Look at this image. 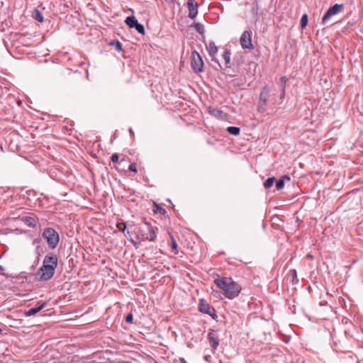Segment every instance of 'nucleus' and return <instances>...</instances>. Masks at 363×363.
Masks as SVG:
<instances>
[{
    "mask_svg": "<svg viewBox=\"0 0 363 363\" xmlns=\"http://www.w3.org/2000/svg\"><path fill=\"white\" fill-rule=\"evenodd\" d=\"M215 284L224 291L225 296L229 299H233L238 296L242 287L233 280L231 277H219L214 280Z\"/></svg>",
    "mask_w": 363,
    "mask_h": 363,
    "instance_id": "1",
    "label": "nucleus"
},
{
    "mask_svg": "<svg viewBox=\"0 0 363 363\" xmlns=\"http://www.w3.org/2000/svg\"><path fill=\"white\" fill-rule=\"evenodd\" d=\"M137 238L141 241H153L156 238V233L154 228L149 223H145L140 226L137 233Z\"/></svg>",
    "mask_w": 363,
    "mask_h": 363,
    "instance_id": "2",
    "label": "nucleus"
},
{
    "mask_svg": "<svg viewBox=\"0 0 363 363\" xmlns=\"http://www.w3.org/2000/svg\"><path fill=\"white\" fill-rule=\"evenodd\" d=\"M42 237L47 242L50 249L54 250L57 247L60 242V235L54 228H46L42 233Z\"/></svg>",
    "mask_w": 363,
    "mask_h": 363,
    "instance_id": "3",
    "label": "nucleus"
},
{
    "mask_svg": "<svg viewBox=\"0 0 363 363\" xmlns=\"http://www.w3.org/2000/svg\"><path fill=\"white\" fill-rule=\"evenodd\" d=\"M55 268L43 263V265L38 269L36 276L40 281H48L54 275Z\"/></svg>",
    "mask_w": 363,
    "mask_h": 363,
    "instance_id": "4",
    "label": "nucleus"
},
{
    "mask_svg": "<svg viewBox=\"0 0 363 363\" xmlns=\"http://www.w3.org/2000/svg\"><path fill=\"white\" fill-rule=\"evenodd\" d=\"M191 65L194 72L200 73L203 70V60L199 53L194 50L191 52Z\"/></svg>",
    "mask_w": 363,
    "mask_h": 363,
    "instance_id": "5",
    "label": "nucleus"
},
{
    "mask_svg": "<svg viewBox=\"0 0 363 363\" xmlns=\"http://www.w3.org/2000/svg\"><path fill=\"white\" fill-rule=\"evenodd\" d=\"M198 309L201 313L210 315L213 319H216L217 318L215 308L204 299H201L199 301Z\"/></svg>",
    "mask_w": 363,
    "mask_h": 363,
    "instance_id": "6",
    "label": "nucleus"
},
{
    "mask_svg": "<svg viewBox=\"0 0 363 363\" xmlns=\"http://www.w3.org/2000/svg\"><path fill=\"white\" fill-rule=\"evenodd\" d=\"M344 9L343 4H335L325 13L322 18V24H325L333 16L340 13Z\"/></svg>",
    "mask_w": 363,
    "mask_h": 363,
    "instance_id": "7",
    "label": "nucleus"
},
{
    "mask_svg": "<svg viewBox=\"0 0 363 363\" xmlns=\"http://www.w3.org/2000/svg\"><path fill=\"white\" fill-rule=\"evenodd\" d=\"M240 43L242 49H254L252 42V31L245 30L240 38Z\"/></svg>",
    "mask_w": 363,
    "mask_h": 363,
    "instance_id": "8",
    "label": "nucleus"
},
{
    "mask_svg": "<svg viewBox=\"0 0 363 363\" xmlns=\"http://www.w3.org/2000/svg\"><path fill=\"white\" fill-rule=\"evenodd\" d=\"M208 337L214 352L219 345V336L216 331L211 330L208 334Z\"/></svg>",
    "mask_w": 363,
    "mask_h": 363,
    "instance_id": "9",
    "label": "nucleus"
},
{
    "mask_svg": "<svg viewBox=\"0 0 363 363\" xmlns=\"http://www.w3.org/2000/svg\"><path fill=\"white\" fill-rule=\"evenodd\" d=\"M43 263L56 269L58 264V257L55 253L50 252L44 257Z\"/></svg>",
    "mask_w": 363,
    "mask_h": 363,
    "instance_id": "10",
    "label": "nucleus"
},
{
    "mask_svg": "<svg viewBox=\"0 0 363 363\" xmlns=\"http://www.w3.org/2000/svg\"><path fill=\"white\" fill-rule=\"evenodd\" d=\"M189 17L191 19L196 18L198 14V4L195 0H187Z\"/></svg>",
    "mask_w": 363,
    "mask_h": 363,
    "instance_id": "11",
    "label": "nucleus"
},
{
    "mask_svg": "<svg viewBox=\"0 0 363 363\" xmlns=\"http://www.w3.org/2000/svg\"><path fill=\"white\" fill-rule=\"evenodd\" d=\"M47 306V303L43 301H39L38 303V306L35 307L31 308L27 311H25V315L27 317L33 316L37 314L38 312H40L42 309H43Z\"/></svg>",
    "mask_w": 363,
    "mask_h": 363,
    "instance_id": "12",
    "label": "nucleus"
},
{
    "mask_svg": "<svg viewBox=\"0 0 363 363\" xmlns=\"http://www.w3.org/2000/svg\"><path fill=\"white\" fill-rule=\"evenodd\" d=\"M206 48L209 55L212 57V60L215 61L216 63H218V61L213 58L218 52V48L215 43L210 42L209 44L206 46Z\"/></svg>",
    "mask_w": 363,
    "mask_h": 363,
    "instance_id": "13",
    "label": "nucleus"
},
{
    "mask_svg": "<svg viewBox=\"0 0 363 363\" xmlns=\"http://www.w3.org/2000/svg\"><path fill=\"white\" fill-rule=\"evenodd\" d=\"M32 245L35 247V252L38 256H40L43 250L41 247V240L40 238H35L33 240Z\"/></svg>",
    "mask_w": 363,
    "mask_h": 363,
    "instance_id": "14",
    "label": "nucleus"
},
{
    "mask_svg": "<svg viewBox=\"0 0 363 363\" xmlns=\"http://www.w3.org/2000/svg\"><path fill=\"white\" fill-rule=\"evenodd\" d=\"M125 23L129 26V28H135L136 24L138 23V21L133 16H128L125 20Z\"/></svg>",
    "mask_w": 363,
    "mask_h": 363,
    "instance_id": "15",
    "label": "nucleus"
},
{
    "mask_svg": "<svg viewBox=\"0 0 363 363\" xmlns=\"http://www.w3.org/2000/svg\"><path fill=\"white\" fill-rule=\"evenodd\" d=\"M24 223L31 228H34L36 225V220L34 218L30 216H26L23 219Z\"/></svg>",
    "mask_w": 363,
    "mask_h": 363,
    "instance_id": "16",
    "label": "nucleus"
},
{
    "mask_svg": "<svg viewBox=\"0 0 363 363\" xmlns=\"http://www.w3.org/2000/svg\"><path fill=\"white\" fill-rule=\"evenodd\" d=\"M288 275L291 277V281L293 284H297L298 283V279L297 277V272L296 269H290L289 271Z\"/></svg>",
    "mask_w": 363,
    "mask_h": 363,
    "instance_id": "17",
    "label": "nucleus"
},
{
    "mask_svg": "<svg viewBox=\"0 0 363 363\" xmlns=\"http://www.w3.org/2000/svg\"><path fill=\"white\" fill-rule=\"evenodd\" d=\"M210 112L213 116L220 118H224L226 116V113L221 109L215 108Z\"/></svg>",
    "mask_w": 363,
    "mask_h": 363,
    "instance_id": "18",
    "label": "nucleus"
},
{
    "mask_svg": "<svg viewBox=\"0 0 363 363\" xmlns=\"http://www.w3.org/2000/svg\"><path fill=\"white\" fill-rule=\"evenodd\" d=\"M32 16L35 21L41 23L43 21V16L41 13V12L37 9H34Z\"/></svg>",
    "mask_w": 363,
    "mask_h": 363,
    "instance_id": "19",
    "label": "nucleus"
},
{
    "mask_svg": "<svg viewBox=\"0 0 363 363\" xmlns=\"http://www.w3.org/2000/svg\"><path fill=\"white\" fill-rule=\"evenodd\" d=\"M264 99H267V101H268V99H269L268 89H267V86H264L262 89V91H261L259 96V101H264Z\"/></svg>",
    "mask_w": 363,
    "mask_h": 363,
    "instance_id": "20",
    "label": "nucleus"
},
{
    "mask_svg": "<svg viewBox=\"0 0 363 363\" xmlns=\"http://www.w3.org/2000/svg\"><path fill=\"white\" fill-rule=\"evenodd\" d=\"M227 131L228 133H230V135H235V136H237L240 134V129L239 127H236V126H229L227 128Z\"/></svg>",
    "mask_w": 363,
    "mask_h": 363,
    "instance_id": "21",
    "label": "nucleus"
},
{
    "mask_svg": "<svg viewBox=\"0 0 363 363\" xmlns=\"http://www.w3.org/2000/svg\"><path fill=\"white\" fill-rule=\"evenodd\" d=\"M267 99H264V101H259L257 105V110L260 113H264L267 109Z\"/></svg>",
    "mask_w": 363,
    "mask_h": 363,
    "instance_id": "22",
    "label": "nucleus"
},
{
    "mask_svg": "<svg viewBox=\"0 0 363 363\" xmlns=\"http://www.w3.org/2000/svg\"><path fill=\"white\" fill-rule=\"evenodd\" d=\"M284 179L290 180V178L286 175L284 176L281 179H279L276 183V188L277 190H281L284 188Z\"/></svg>",
    "mask_w": 363,
    "mask_h": 363,
    "instance_id": "23",
    "label": "nucleus"
},
{
    "mask_svg": "<svg viewBox=\"0 0 363 363\" xmlns=\"http://www.w3.org/2000/svg\"><path fill=\"white\" fill-rule=\"evenodd\" d=\"M124 236L132 242L135 248H138L140 245L139 242H135L131 237V235L128 230H125V233H123Z\"/></svg>",
    "mask_w": 363,
    "mask_h": 363,
    "instance_id": "24",
    "label": "nucleus"
},
{
    "mask_svg": "<svg viewBox=\"0 0 363 363\" xmlns=\"http://www.w3.org/2000/svg\"><path fill=\"white\" fill-rule=\"evenodd\" d=\"M192 26L199 33L203 34L204 33V26L203 24L200 23H195Z\"/></svg>",
    "mask_w": 363,
    "mask_h": 363,
    "instance_id": "25",
    "label": "nucleus"
},
{
    "mask_svg": "<svg viewBox=\"0 0 363 363\" xmlns=\"http://www.w3.org/2000/svg\"><path fill=\"white\" fill-rule=\"evenodd\" d=\"M287 81H288V79L285 76L281 77L280 78L279 84V86L281 87V89L286 90Z\"/></svg>",
    "mask_w": 363,
    "mask_h": 363,
    "instance_id": "26",
    "label": "nucleus"
},
{
    "mask_svg": "<svg viewBox=\"0 0 363 363\" xmlns=\"http://www.w3.org/2000/svg\"><path fill=\"white\" fill-rule=\"evenodd\" d=\"M170 237H171V247H172V252L174 254H177L178 250H177V242L172 235H171Z\"/></svg>",
    "mask_w": 363,
    "mask_h": 363,
    "instance_id": "27",
    "label": "nucleus"
},
{
    "mask_svg": "<svg viewBox=\"0 0 363 363\" xmlns=\"http://www.w3.org/2000/svg\"><path fill=\"white\" fill-rule=\"evenodd\" d=\"M308 22V16L306 14H303L301 16L300 26L302 28H304L306 27Z\"/></svg>",
    "mask_w": 363,
    "mask_h": 363,
    "instance_id": "28",
    "label": "nucleus"
},
{
    "mask_svg": "<svg viewBox=\"0 0 363 363\" xmlns=\"http://www.w3.org/2000/svg\"><path fill=\"white\" fill-rule=\"evenodd\" d=\"M230 52L228 50H225V52L223 54V57L226 65L229 64L230 62Z\"/></svg>",
    "mask_w": 363,
    "mask_h": 363,
    "instance_id": "29",
    "label": "nucleus"
},
{
    "mask_svg": "<svg viewBox=\"0 0 363 363\" xmlns=\"http://www.w3.org/2000/svg\"><path fill=\"white\" fill-rule=\"evenodd\" d=\"M275 180V178L274 177H269L264 183V186L266 188V189H269L270 188L273 184H274V182Z\"/></svg>",
    "mask_w": 363,
    "mask_h": 363,
    "instance_id": "30",
    "label": "nucleus"
},
{
    "mask_svg": "<svg viewBox=\"0 0 363 363\" xmlns=\"http://www.w3.org/2000/svg\"><path fill=\"white\" fill-rule=\"evenodd\" d=\"M116 226L120 231H121L123 233H125L127 228L126 223L125 222H119L117 223Z\"/></svg>",
    "mask_w": 363,
    "mask_h": 363,
    "instance_id": "31",
    "label": "nucleus"
},
{
    "mask_svg": "<svg viewBox=\"0 0 363 363\" xmlns=\"http://www.w3.org/2000/svg\"><path fill=\"white\" fill-rule=\"evenodd\" d=\"M135 30L140 34H145L144 26L140 23H138L135 27Z\"/></svg>",
    "mask_w": 363,
    "mask_h": 363,
    "instance_id": "32",
    "label": "nucleus"
},
{
    "mask_svg": "<svg viewBox=\"0 0 363 363\" xmlns=\"http://www.w3.org/2000/svg\"><path fill=\"white\" fill-rule=\"evenodd\" d=\"M110 44L112 45H115V48L116 50H118L119 52L123 50L122 45L119 41H116V42L113 41Z\"/></svg>",
    "mask_w": 363,
    "mask_h": 363,
    "instance_id": "33",
    "label": "nucleus"
},
{
    "mask_svg": "<svg viewBox=\"0 0 363 363\" xmlns=\"http://www.w3.org/2000/svg\"><path fill=\"white\" fill-rule=\"evenodd\" d=\"M286 95V90L281 89L279 104H281L284 101Z\"/></svg>",
    "mask_w": 363,
    "mask_h": 363,
    "instance_id": "34",
    "label": "nucleus"
},
{
    "mask_svg": "<svg viewBox=\"0 0 363 363\" xmlns=\"http://www.w3.org/2000/svg\"><path fill=\"white\" fill-rule=\"evenodd\" d=\"M133 315L132 313H128L125 317V321L128 323H133Z\"/></svg>",
    "mask_w": 363,
    "mask_h": 363,
    "instance_id": "35",
    "label": "nucleus"
},
{
    "mask_svg": "<svg viewBox=\"0 0 363 363\" xmlns=\"http://www.w3.org/2000/svg\"><path fill=\"white\" fill-rule=\"evenodd\" d=\"M128 170L133 172H137L136 164L135 163H131L128 167Z\"/></svg>",
    "mask_w": 363,
    "mask_h": 363,
    "instance_id": "36",
    "label": "nucleus"
},
{
    "mask_svg": "<svg viewBox=\"0 0 363 363\" xmlns=\"http://www.w3.org/2000/svg\"><path fill=\"white\" fill-rule=\"evenodd\" d=\"M118 159H119V156L118 154L116 153H114L111 156V161L113 162H117L118 161Z\"/></svg>",
    "mask_w": 363,
    "mask_h": 363,
    "instance_id": "37",
    "label": "nucleus"
},
{
    "mask_svg": "<svg viewBox=\"0 0 363 363\" xmlns=\"http://www.w3.org/2000/svg\"><path fill=\"white\" fill-rule=\"evenodd\" d=\"M204 359H205V360L209 362L210 359H211V355H205Z\"/></svg>",
    "mask_w": 363,
    "mask_h": 363,
    "instance_id": "38",
    "label": "nucleus"
},
{
    "mask_svg": "<svg viewBox=\"0 0 363 363\" xmlns=\"http://www.w3.org/2000/svg\"><path fill=\"white\" fill-rule=\"evenodd\" d=\"M180 362H181V363H187L184 358H181Z\"/></svg>",
    "mask_w": 363,
    "mask_h": 363,
    "instance_id": "39",
    "label": "nucleus"
},
{
    "mask_svg": "<svg viewBox=\"0 0 363 363\" xmlns=\"http://www.w3.org/2000/svg\"><path fill=\"white\" fill-rule=\"evenodd\" d=\"M129 132H130V134H132L133 135H134V133H133V129H132V128H130V129H129Z\"/></svg>",
    "mask_w": 363,
    "mask_h": 363,
    "instance_id": "40",
    "label": "nucleus"
}]
</instances>
